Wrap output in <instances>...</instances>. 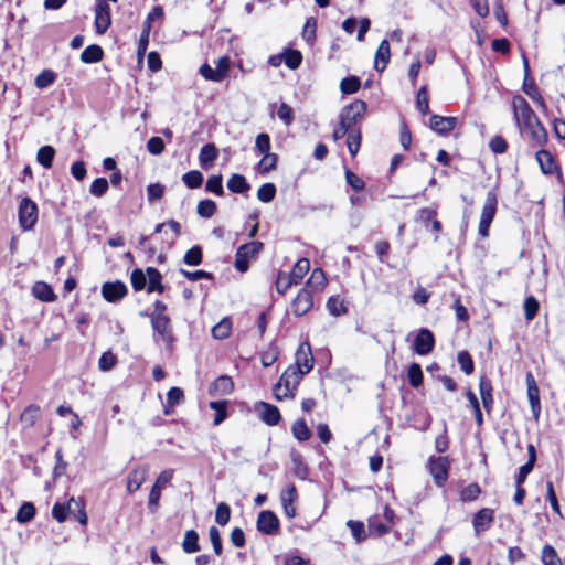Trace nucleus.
Wrapping results in <instances>:
<instances>
[{"label":"nucleus","instance_id":"f257e3e1","mask_svg":"<svg viewBox=\"0 0 565 565\" xmlns=\"http://www.w3.org/2000/svg\"><path fill=\"white\" fill-rule=\"evenodd\" d=\"M512 107L516 125L522 134H527L534 147L544 146L547 142V131L537 116L522 96H514Z\"/></svg>","mask_w":565,"mask_h":565},{"label":"nucleus","instance_id":"49530a36","mask_svg":"<svg viewBox=\"0 0 565 565\" xmlns=\"http://www.w3.org/2000/svg\"><path fill=\"white\" fill-rule=\"evenodd\" d=\"M361 82L356 76H349L341 81L340 89L343 94H353L359 90Z\"/></svg>","mask_w":565,"mask_h":565},{"label":"nucleus","instance_id":"6e6552de","mask_svg":"<svg viewBox=\"0 0 565 565\" xmlns=\"http://www.w3.org/2000/svg\"><path fill=\"white\" fill-rule=\"evenodd\" d=\"M257 530L266 535H274L279 530V520L273 511L264 510L257 518Z\"/></svg>","mask_w":565,"mask_h":565},{"label":"nucleus","instance_id":"423d86ee","mask_svg":"<svg viewBox=\"0 0 565 565\" xmlns=\"http://www.w3.org/2000/svg\"><path fill=\"white\" fill-rule=\"evenodd\" d=\"M38 221V206L29 198H24L19 206V222L23 230H31Z\"/></svg>","mask_w":565,"mask_h":565},{"label":"nucleus","instance_id":"a18cd8bd","mask_svg":"<svg viewBox=\"0 0 565 565\" xmlns=\"http://www.w3.org/2000/svg\"><path fill=\"white\" fill-rule=\"evenodd\" d=\"M275 195L276 186L274 183H265L257 191V199L264 203L271 202Z\"/></svg>","mask_w":565,"mask_h":565},{"label":"nucleus","instance_id":"dca6fc26","mask_svg":"<svg viewBox=\"0 0 565 565\" xmlns=\"http://www.w3.org/2000/svg\"><path fill=\"white\" fill-rule=\"evenodd\" d=\"M260 419L269 426H275L279 423L281 416L279 409L271 404L259 402L256 406Z\"/></svg>","mask_w":565,"mask_h":565},{"label":"nucleus","instance_id":"412c9836","mask_svg":"<svg viewBox=\"0 0 565 565\" xmlns=\"http://www.w3.org/2000/svg\"><path fill=\"white\" fill-rule=\"evenodd\" d=\"M147 473H148L147 467H138V468L134 469L129 473L128 480H127L128 492L134 493L137 490H139L141 484L146 481Z\"/></svg>","mask_w":565,"mask_h":565},{"label":"nucleus","instance_id":"09e8293b","mask_svg":"<svg viewBox=\"0 0 565 565\" xmlns=\"http://www.w3.org/2000/svg\"><path fill=\"white\" fill-rule=\"evenodd\" d=\"M284 56V62L285 64L290 68V70H296L300 66L301 62H302V55L299 51H296V50H288L286 51L285 54H282Z\"/></svg>","mask_w":565,"mask_h":565},{"label":"nucleus","instance_id":"2eb2a0df","mask_svg":"<svg viewBox=\"0 0 565 565\" xmlns=\"http://www.w3.org/2000/svg\"><path fill=\"white\" fill-rule=\"evenodd\" d=\"M527 398L533 417L539 419L541 413L540 393L536 382L531 373L526 374Z\"/></svg>","mask_w":565,"mask_h":565},{"label":"nucleus","instance_id":"9b49d317","mask_svg":"<svg viewBox=\"0 0 565 565\" xmlns=\"http://www.w3.org/2000/svg\"><path fill=\"white\" fill-rule=\"evenodd\" d=\"M128 292L127 286L120 281H108L102 286V295L108 302H117L121 300Z\"/></svg>","mask_w":565,"mask_h":565},{"label":"nucleus","instance_id":"ea45409f","mask_svg":"<svg viewBox=\"0 0 565 565\" xmlns=\"http://www.w3.org/2000/svg\"><path fill=\"white\" fill-rule=\"evenodd\" d=\"M182 181L189 189H198L203 183V174L198 170H192L182 175Z\"/></svg>","mask_w":565,"mask_h":565},{"label":"nucleus","instance_id":"1a4fd4ad","mask_svg":"<svg viewBox=\"0 0 565 565\" xmlns=\"http://www.w3.org/2000/svg\"><path fill=\"white\" fill-rule=\"evenodd\" d=\"M435 347V337L433 332L426 328L418 330L415 338L413 349L419 355L429 354Z\"/></svg>","mask_w":565,"mask_h":565},{"label":"nucleus","instance_id":"c756f323","mask_svg":"<svg viewBox=\"0 0 565 565\" xmlns=\"http://www.w3.org/2000/svg\"><path fill=\"white\" fill-rule=\"evenodd\" d=\"M103 49L97 44L87 46L81 54V60L84 63H97L103 58Z\"/></svg>","mask_w":565,"mask_h":565},{"label":"nucleus","instance_id":"774afa93","mask_svg":"<svg viewBox=\"0 0 565 565\" xmlns=\"http://www.w3.org/2000/svg\"><path fill=\"white\" fill-rule=\"evenodd\" d=\"M116 362V356L111 352H104L98 360V367L102 371L107 372L115 366Z\"/></svg>","mask_w":565,"mask_h":565},{"label":"nucleus","instance_id":"f704fd0d","mask_svg":"<svg viewBox=\"0 0 565 565\" xmlns=\"http://www.w3.org/2000/svg\"><path fill=\"white\" fill-rule=\"evenodd\" d=\"M541 561L544 565H563L556 550L550 544L543 546Z\"/></svg>","mask_w":565,"mask_h":565},{"label":"nucleus","instance_id":"e2e57ef3","mask_svg":"<svg viewBox=\"0 0 565 565\" xmlns=\"http://www.w3.org/2000/svg\"><path fill=\"white\" fill-rule=\"evenodd\" d=\"M184 399L183 391L180 387H171L167 393L168 407H174Z\"/></svg>","mask_w":565,"mask_h":565},{"label":"nucleus","instance_id":"0eeeda50","mask_svg":"<svg viewBox=\"0 0 565 565\" xmlns=\"http://www.w3.org/2000/svg\"><path fill=\"white\" fill-rule=\"evenodd\" d=\"M110 7L105 0H97L95 7V29L98 34H104L110 26Z\"/></svg>","mask_w":565,"mask_h":565},{"label":"nucleus","instance_id":"0e129e2a","mask_svg":"<svg viewBox=\"0 0 565 565\" xmlns=\"http://www.w3.org/2000/svg\"><path fill=\"white\" fill-rule=\"evenodd\" d=\"M348 527L351 530V533L353 537L356 540V542H362L365 540V531H364V524L360 521H353L350 520L347 523Z\"/></svg>","mask_w":565,"mask_h":565},{"label":"nucleus","instance_id":"4c0bfd02","mask_svg":"<svg viewBox=\"0 0 565 565\" xmlns=\"http://www.w3.org/2000/svg\"><path fill=\"white\" fill-rule=\"evenodd\" d=\"M327 279L324 273L320 268H315L307 280V287H310L315 290H321L326 286Z\"/></svg>","mask_w":565,"mask_h":565},{"label":"nucleus","instance_id":"a211bd4d","mask_svg":"<svg viewBox=\"0 0 565 565\" xmlns=\"http://www.w3.org/2000/svg\"><path fill=\"white\" fill-rule=\"evenodd\" d=\"M456 117H443L438 115H433L429 119V127L440 135L448 134L456 127Z\"/></svg>","mask_w":565,"mask_h":565},{"label":"nucleus","instance_id":"4468645a","mask_svg":"<svg viewBox=\"0 0 565 565\" xmlns=\"http://www.w3.org/2000/svg\"><path fill=\"white\" fill-rule=\"evenodd\" d=\"M313 305L312 296L307 288L301 289L291 302L294 315L301 317L306 315Z\"/></svg>","mask_w":565,"mask_h":565},{"label":"nucleus","instance_id":"4d7b16f0","mask_svg":"<svg viewBox=\"0 0 565 565\" xmlns=\"http://www.w3.org/2000/svg\"><path fill=\"white\" fill-rule=\"evenodd\" d=\"M279 351L275 345H270L266 351H264L260 355L262 364L265 367L273 365L278 359Z\"/></svg>","mask_w":565,"mask_h":565},{"label":"nucleus","instance_id":"393cba45","mask_svg":"<svg viewBox=\"0 0 565 565\" xmlns=\"http://www.w3.org/2000/svg\"><path fill=\"white\" fill-rule=\"evenodd\" d=\"M32 295L44 302H51L55 299V295L51 286L44 281H38L32 287Z\"/></svg>","mask_w":565,"mask_h":565},{"label":"nucleus","instance_id":"bb28decb","mask_svg":"<svg viewBox=\"0 0 565 565\" xmlns=\"http://www.w3.org/2000/svg\"><path fill=\"white\" fill-rule=\"evenodd\" d=\"M147 278H148V285H147L148 292H154V291H158L160 294L163 292L164 287L161 284L162 276L157 268L148 267L147 268Z\"/></svg>","mask_w":565,"mask_h":565},{"label":"nucleus","instance_id":"69168bd1","mask_svg":"<svg viewBox=\"0 0 565 565\" xmlns=\"http://www.w3.org/2000/svg\"><path fill=\"white\" fill-rule=\"evenodd\" d=\"M480 492L481 489L477 483H470L461 490L460 498L462 501H473Z\"/></svg>","mask_w":565,"mask_h":565},{"label":"nucleus","instance_id":"ddd939ff","mask_svg":"<svg viewBox=\"0 0 565 565\" xmlns=\"http://www.w3.org/2000/svg\"><path fill=\"white\" fill-rule=\"evenodd\" d=\"M294 366H298L306 374L309 373L313 367V355L311 352L310 344L303 342L299 345L296 352V361Z\"/></svg>","mask_w":565,"mask_h":565},{"label":"nucleus","instance_id":"de8ad7c7","mask_svg":"<svg viewBox=\"0 0 565 565\" xmlns=\"http://www.w3.org/2000/svg\"><path fill=\"white\" fill-rule=\"evenodd\" d=\"M231 519V508L227 503L221 502L217 504L215 512V521L221 526H224L228 523Z\"/></svg>","mask_w":565,"mask_h":565},{"label":"nucleus","instance_id":"58836bf2","mask_svg":"<svg viewBox=\"0 0 565 565\" xmlns=\"http://www.w3.org/2000/svg\"><path fill=\"white\" fill-rule=\"evenodd\" d=\"M55 79L56 75L54 72L50 70H44L35 77L34 85L39 89H44L51 86L55 82Z\"/></svg>","mask_w":565,"mask_h":565},{"label":"nucleus","instance_id":"864d4df0","mask_svg":"<svg viewBox=\"0 0 565 565\" xmlns=\"http://www.w3.org/2000/svg\"><path fill=\"white\" fill-rule=\"evenodd\" d=\"M132 288L137 291L147 286V275L141 269H134L130 276Z\"/></svg>","mask_w":565,"mask_h":565},{"label":"nucleus","instance_id":"cd10ccee","mask_svg":"<svg viewBox=\"0 0 565 565\" xmlns=\"http://www.w3.org/2000/svg\"><path fill=\"white\" fill-rule=\"evenodd\" d=\"M182 548L186 554L196 553L200 551L199 534L194 530H188L184 533Z\"/></svg>","mask_w":565,"mask_h":565},{"label":"nucleus","instance_id":"5701e85b","mask_svg":"<svg viewBox=\"0 0 565 565\" xmlns=\"http://www.w3.org/2000/svg\"><path fill=\"white\" fill-rule=\"evenodd\" d=\"M391 57V50H390V43L387 40H383L375 53V68L379 72H382L385 70L387 63L390 62Z\"/></svg>","mask_w":565,"mask_h":565},{"label":"nucleus","instance_id":"a19ab883","mask_svg":"<svg viewBox=\"0 0 565 565\" xmlns=\"http://www.w3.org/2000/svg\"><path fill=\"white\" fill-rule=\"evenodd\" d=\"M226 401H213L210 402L209 406L211 409H214L216 412L215 418H214V425H220L223 423L227 416L226 413Z\"/></svg>","mask_w":565,"mask_h":565},{"label":"nucleus","instance_id":"c85d7f7f","mask_svg":"<svg viewBox=\"0 0 565 565\" xmlns=\"http://www.w3.org/2000/svg\"><path fill=\"white\" fill-rule=\"evenodd\" d=\"M227 189L233 193H245L250 186L242 174H233L227 181Z\"/></svg>","mask_w":565,"mask_h":565},{"label":"nucleus","instance_id":"b1692460","mask_svg":"<svg viewBox=\"0 0 565 565\" xmlns=\"http://www.w3.org/2000/svg\"><path fill=\"white\" fill-rule=\"evenodd\" d=\"M218 150L213 143L204 145L199 154L200 164L203 169H209L217 158Z\"/></svg>","mask_w":565,"mask_h":565},{"label":"nucleus","instance_id":"e433bc0d","mask_svg":"<svg viewBox=\"0 0 565 565\" xmlns=\"http://www.w3.org/2000/svg\"><path fill=\"white\" fill-rule=\"evenodd\" d=\"M232 330V322L228 318L222 319L216 326L212 329V335L217 340H224L228 338Z\"/></svg>","mask_w":565,"mask_h":565},{"label":"nucleus","instance_id":"4be33fe9","mask_svg":"<svg viewBox=\"0 0 565 565\" xmlns=\"http://www.w3.org/2000/svg\"><path fill=\"white\" fill-rule=\"evenodd\" d=\"M535 157L543 173L552 174L555 171H558V167L555 163V160L550 151L539 150Z\"/></svg>","mask_w":565,"mask_h":565},{"label":"nucleus","instance_id":"bf43d9fd","mask_svg":"<svg viewBox=\"0 0 565 565\" xmlns=\"http://www.w3.org/2000/svg\"><path fill=\"white\" fill-rule=\"evenodd\" d=\"M416 106L422 115L425 116L429 113L428 96H427L426 87L419 88V90L417 93V98H416Z\"/></svg>","mask_w":565,"mask_h":565},{"label":"nucleus","instance_id":"c9c22d12","mask_svg":"<svg viewBox=\"0 0 565 565\" xmlns=\"http://www.w3.org/2000/svg\"><path fill=\"white\" fill-rule=\"evenodd\" d=\"M35 507L31 502H24L18 510L15 520L19 523H28L30 522L34 515H35Z\"/></svg>","mask_w":565,"mask_h":565},{"label":"nucleus","instance_id":"79ce46f5","mask_svg":"<svg viewBox=\"0 0 565 565\" xmlns=\"http://www.w3.org/2000/svg\"><path fill=\"white\" fill-rule=\"evenodd\" d=\"M524 316L527 321H531L534 319V317L537 315L540 303L537 299L533 296H529L524 300Z\"/></svg>","mask_w":565,"mask_h":565},{"label":"nucleus","instance_id":"37998d69","mask_svg":"<svg viewBox=\"0 0 565 565\" xmlns=\"http://www.w3.org/2000/svg\"><path fill=\"white\" fill-rule=\"evenodd\" d=\"M196 212L201 217L210 218L216 212V204L212 200H202L199 202Z\"/></svg>","mask_w":565,"mask_h":565},{"label":"nucleus","instance_id":"6ab92c4d","mask_svg":"<svg viewBox=\"0 0 565 565\" xmlns=\"http://www.w3.org/2000/svg\"><path fill=\"white\" fill-rule=\"evenodd\" d=\"M298 494L296 487L294 484H289L286 490L281 493V504L286 515L289 519L296 516V508L294 507V502L297 500Z\"/></svg>","mask_w":565,"mask_h":565},{"label":"nucleus","instance_id":"7c9ffc66","mask_svg":"<svg viewBox=\"0 0 565 565\" xmlns=\"http://www.w3.org/2000/svg\"><path fill=\"white\" fill-rule=\"evenodd\" d=\"M233 390V381L230 376L221 375L212 384L211 391L215 394L225 395Z\"/></svg>","mask_w":565,"mask_h":565},{"label":"nucleus","instance_id":"6e6d98bb","mask_svg":"<svg viewBox=\"0 0 565 565\" xmlns=\"http://www.w3.org/2000/svg\"><path fill=\"white\" fill-rule=\"evenodd\" d=\"M275 285H276V290H277V292H278V294H280V295H285V294H286V291H287L291 286H294L295 284H294L290 279H288V277H287V273H285V271H282V270H280V271H278V274H277V279H276Z\"/></svg>","mask_w":565,"mask_h":565},{"label":"nucleus","instance_id":"473e14b6","mask_svg":"<svg viewBox=\"0 0 565 565\" xmlns=\"http://www.w3.org/2000/svg\"><path fill=\"white\" fill-rule=\"evenodd\" d=\"M294 437L299 441H306L310 438L311 433L303 418L297 419L291 426Z\"/></svg>","mask_w":565,"mask_h":565},{"label":"nucleus","instance_id":"a878e982","mask_svg":"<svg viewBox=\"0 0 565 565\" xmlns=\"http://www.w3.org/2000/svg\"><path fill=\"white\" fill-rule=\"evenodd\" d=\"M310 268V263L307 258H300L294 266L292 270L287 274L288 279H290L295 285L301 282L305 275L308 273Z\"/></svg>","mask_w":565,"mask_h":565},{"label":"nucleus","instance_id":"20e7f679","mask_svg":"<svg viewBox=\"0 0 565 565\" xmlns=\"http://www.w3.org/2000/svg\"><path fill=\"white\" fill-rule=\"evenodd\" d=\"M262 248L263 243L258 241L239 246L235 255V268L239 273H245L248 269V260L255 258Z\"/></svg>","mask_w":565,"mask_h":565},{"label":"nucleus","instance_id":"2f4dec72","mask_svg":"<svg viewBox=\"0 0 565 565\" xmlns=\"http://www.w3.org/2000/svg\"><path fill=\"white\" fill-rule=\"evenodd\" d=\"M54 156L55 149L52 146H43L38 150L36 160L42 167L49 169L52 167Z\"/></svg>","mask_w":565,"mask_h":565},{"label":"nucleus","instance_id":"338daca9","mask_svg":"<svg viewBox=\"0 0 565 565\" xmlns=\"http://www.w3.org/2000/svg\"><path fill=\"white\" fill-rule=\"evenodd\" d=\"M285 377L289 379L291 384L294 386H298L299 383L302 380V376L306 374L302 370H300L298 366L290 365L285 372Z\"/></svg>","mask_w":565,"mask_h":565},{"label":"nucleus","instance_id":"680f3d73","mask_svg":"<svg viewBox=\"0 0 565 565\" xmlns=\"http://www.w3.org/2000/svg\"><path fill=\"white\" fill-rule=\"evenodd\" d=\"M209 537L213 547L214 553L218 556L222 554V539L220 531L215 526H211L209 530Z\"/></svg>","mask_w":565,"mask_h":565},{"label":"nucleus","instance_id":"8fccbe9b","mask_svg":"<svg viewBox=\"0 0 565 565\" xmlns=\"http://www.w3.org/2000/svg\"><path fill=\"white\" fill-rule=\"evenodd\" d=\"M184 263L190 266H198L202 263V249L200 246L190 248L183 258Z\"/></svg>","mask_w":565,"mask_h":565},{"label":"nucleus","instance_id":"9d476101","mask_svg":"<svg viewBox=\"0 0 565 565\" xmlns=\"http://www.w3.org/2000/svg\"><path fill=\"white\" fill-rule=\"evenodd\" d=\"M449 461L447 457H431L429 459V471L437 486H443L448 478Z\"/></svg>","mask_w":565,"mask_h":565},{"label":"nucleus","instance_id":"7ed1b4c3","mask_svg":"<svg viewBox=\"0 0 565 565\" xmlns=\"http://www.w3.org/2000/svg\"><path fill=\"white\" fill-rule=\"evenodd\" d=\"M498 198L494 191H489L481 211L478 232L482 237L489 235L490 225L497 212Z\"/></svg>","mask_w":565,"mask_h":565},{"label":"nucleus","instance_id":"603ef678","mask_svg":"<svg viewBox=\"0 0 565 565\" xmlns=\"http://www.w3.org/2000/svg\"><path fill=\"white\" fill-rule=\"evenodd\" d=\"M108 190V181L105 178H97L93 181L89 188V192L92 195L100 198Z\"/></svg>","mask_w":565,"mask_h":565},{"label":"nucleus","instance_id":"72a5a7b5","mask_svg":"<svg viewBox=\"0 0 565 565\" xmlns=\"http://www.w3.org/2000/svg\"><path fill=\"white\" fill-rule=\"evenodd\" d=\"M278 156L276 153L264 154L257 164V171L260 174H267L277 167Z\"/></svg>","mask_w":565,"mask_h":565},{"label":"nucleus","instance_id":"39448f33","mask_svg":"<svg viewBox=\"0 0 565 565\" xmlns=\"http://www.w3.org/2000/svg\"><path fill=\"white\" fill-rule=\"evenodd\" d=\"M152 329L154 331V339L159 338L168 348L172 347L174 337L172 333L171 320L167 317L150 318Z\"/></svg>","mask_w":565,"mask_h":565},{"label":"nucleus","instance_id":"f03ea898","mask_svg":"<svg viewBox=\"0 0 565 565\" xmlns=\"http://www.w3.org/2000/svg\"><path fill=\"white\" fill-rule=\"evenodd\" d=\"M72 505H75L78 514L75 515V519L82 524H87V514L85 511V505L82 499L70 498L68 501L64 503H55L52 509L53 518L58 522L63 523L67 518V510L72 509Z\"/></svg>","mask_w":565,"mask_h":565},{"label":"nucleus","instance_id":"5fc2aeb1","mask_svg":"<svg viewBox=\"0 0 565 565\" xmlns=\"http://www.w3.org/2000/svg\"><path fill=\"white\" fill-rule=\"evenodd\" d=\"M255 148L263 156L271 153L270 152V137H269V135H267L265 132L259 134L256 137V140H255Z\"/></svg>","mask_w":565,"mask_h":565},{"label":"nucleus","instance_id":"f8f14e48","mask_svg":"<svg viewBox=\"0 0 565 565\" xmlns=\"http://www.w3.org/2000/svg\"><path fill=\"white\" fill-rule=\"evenodd\" d=\"M365 111L366 103L361 99H356L342 109L340 119L352 127L356 120L365 114Z\"/></svg>","mask_w":565,"mask_h":565},{"label":"nucleus","instance_id":"13d9d810","mask_svg":"<svg viewBox=\"0 0 565 565\" xmlns=\"http://www.w3.org/2000/svg\"><path fill=\"white\" fill-rule=\"evenodd\" d=\"M457 361L462 372L466 374H471L473 372V361L467 351L459 352Z\"/></svg>","mask_w":565,"mask_h":565},{"label":"nucleus","instance_id":"f3484780","mask_svg":"<svg viewBox=\"0 0 565 565\" xmlns=\"http://www.w3.org/2000/svg\"><path fill=\"white\" fill-rule=\"evenodd\" d=\"M494 521V511L489 508H483L479 510L473 518V529L478 534L488 530Z\"/></svg>","mask_w":565,"mask_h":565},{"label":"nucleus","instance_id":"c03bdc74","mask_svg":"<svg viewBox=\"0 0 565 565\" xmlns=\"http://www.w3.org/2000/svg\"><path fill=\"white\" fill-rule=\"evenodd\" d=\"M407 379L409 384L415 388L423 383V372L419 364L413 363L409 365L407 371Z\"/></svg>","mask_w":565,"mask_h":565},{"label":"nucleus","instance_id":"aec40b11","mask_svg":"<svg viewBox=\"0 0 565 565\" xmlns=\"http://www.w3.org/2000/svg\"><path fill=\"white\" fill-rule=\"evenodd\" d=\"M479 391H480V397L482 401V405H483L486 412L490 413L492 411V406H493L491 381L484 376H481L480 381H479Z\"/></svg>","mask_w":565,"mask_h":565},{"label":"nucleus","instance_id":"3c124183","mask_svg":"<svg viewBox=\"0 0 565 565\" xmlns=\"http://www.w3.org/2000/svg\"><path fill=\"white\" fill-rule=\"evenodd\" d=\"M205 189L209 192L222 196L224 194L222 175H211L206 181Z\"/></svg>","mask_w":565,"mask_h":565},{"label":"nucleus","instance_id":"052dcab7","mask_svg":"<svg viewBox=\"0 0 565 565\" xmlns=\"http://www.w3.org/2000/svg\"><path fill=\"white\" fill-rule=\"evenodd\" d=\"M327 308L332 316H341L347 312L343 302L337 297H330L327 301Z\"/></svg>","mask_w":565,"mask_h":565}]
</instances>
